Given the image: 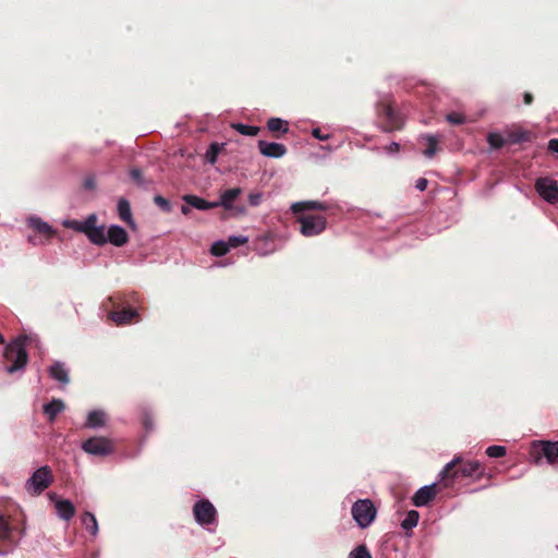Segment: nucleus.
Masks as SVG:
<instances>
[{
    "mask_svg": "<svg viewBox=\"0 0 558 558\" xmlns=\"http://www.w3.org/2000/svg\"><path fill=\"white\" fill-rule=\"evenodd\" d=\"M328 209V205L319 201H305L292 204L291 210L296 216L300 223V232L304 236H315L326 229V218L322 215L310 214L307 211Z\"/></svg>",
    "mask_w": 558,
    "mask_h": 558,
    "instance_id": "obj_1",
    "label": "nucleus"
},
{
    "mask_svg": "<svg viewBox=\"0 0 558 558\" xmlns=\"http://www.w3.org/2000/svg\"><path fill=\"white\" fill-rule=\"evenodd\" d=\"M485 474V468L478 461H463L454 459L448 463L441 472V480L445 486H450L454 480L460 477H471L476 475L475 480H480Z\"/></svg>",
    "mask_w": 558,
    "mask_h": 558,
    "instance_id": "obj_2",
    "label": "nucleus"
},
{
    "mask_svg": "<svg viewBox=\"0 0 558 558\" xmlns=\"http://www.w3.org/2000/svg\"><path fill=\"white\" fill-rule=\"evenodd\" d=\"M32 340L31 336L21 335L16 337L13 341L5 345L3 357L11 362L10 365L5 366V371L9 374H13L15 372L22 371L26 367L28 363V354L26 352L25 345Z\"/></svg>",
    "mask_w": 558,
    "mask_h": 558,
    "instance_id": "obj_3",
    "label": "nucleus"
},
{
    "mask_svg": "<svg viewBox=\"0 0 558 558\" xmlns=\"http://www.w3.org/2000/svg\"><path fill=\"white\" fill-rule=\"evenodd\" d=\"M377 116L381 119L380 129L390 133L403 129L404 118L396 110L395 104L389 98H383L376 106Z\"/></svg>",
    "mask_w": 558,
    "mask_h": 558,
    "instance_id": "obj_4",
    "label": "nucleus"
},
{
    "mask_svg": "<svg viewBox=\"0 0 558 558\" xmlns=\"http://www.w3.org/2000/svg\"><path fill=\"white\" fill-rule=\"evenodd\" d=\"M53 480L51 468L44 465L32 474L26 481L25 487L29 494L38 496L53 483Z\"/></svg>",
    "mask_w": 558,
    "mask_h": 558,
    "instance_id": "obj_5",
    "label": "nucleus"
},
{
    "mask_svg": "<svg viewBox=\"0 0 558 558\" xmlns=\"http://www.w3.org/2000/svg\"><path fill=\"white\" fill-rule=\"evenodd\" d=\"M354 521L361 529L368 527L376 518L377 509L371 499H359L351 508Z\"/></svg>",
    "mask_w": 558,
    "mask_h": 558,
    "instance_id": "obj_6",
    "label": "nucleus"
},
{
    "mask_svg": "<svg viewBox=\"0 0 558 558\" xmlns=\"http://www.w3.org/2000/svg\"><path fill=\"white\" fill-rule=\"evenodd\" d=\"M82 449L88 454L107 457L114 451L116 446L109 438L94 436L82 444Z\"/></svg>",
    "mask_w": 558,
    "mask_h": 558,
    "instance_id": "obj_7",
    "label": "nucleus"
},
{
    "mask_svg": "<svg viewBox=\"0 0 558 558\" xmlns=\"http://www.w3.org/2000/svg\"><path fill=\"white\" fill-rule=\"evenodd\" d=\"M531 454L535 460L543 456L553 464L558 458V441L536 440L532 444Z\"/></svg>",
    "mask_w": 558,
    "mask_h": 558,
    "instance_id": "obj_8",
    "label": "nucleus"
},
{
    "mask_svg": "<svg viewBox=\"0 0 558 558\" xmlns=\"http://www.w3.org/2000/svg\"><path fill=\"white\" fill-rule=\"evenodd\" d=\"M193 514L198 524L208 525L216 521L217 511L209 500L202 499L194 505Z\"/></svg>",
    "mask_w": 558,
    "mask_h": 558,
    "instance_id": "obj_9",
    "label": "nucleus"
},
{
    "mask_svg": "<svg viewBox=\"0 0 558 558\" xmlns=\"http://www.w3.org/2000/svg\"><path fill=\"white\" fill-rule=\"evenodd\" d=\"M536 192L548 203L556 204L558 202V184L549 178H539L535 182Z\"/></svg>",
    "mask_w": 558,
    "mask_h": 558,
    "instance_id": "obj_10",
    "label": "nucleus"
},
{
    "mask_svg": "<svg viewBox=\"0 0 558 558\" xmlns=\"http://www.w3.org/2000/svg\"><path fill=\"white\" fill-rule=\"evenodd\" d=\"M437 493L436 484L421 487L412 497L413 505L416 507H424L435 499Z\"/></svg>",
    "mask_w": 558,
    "mask_h": 558,
    "instance_id": "obj_11",
    "label": "nucleus"
},
{
    "mask_svg": "<svg viewBox=\"0 0 558 558\" xmlns=\"http://www.w3.org/2000/svg\"><path fill=\"white\" fill-rule=\"evenodd\" d=\"M109 317L118 326H122V325L131 324L133 320L138 322L140 314L134 308H124L122 311L110 312Z\"/></svg>",
    "mask_w": 558,
    "mask_h": 558,
    "instance_id": "obj_12",
    "label": "nucleus"
},
{
    "mask_svg": "<svg viewBox=\"0 0 558 558\" xmlns=\"http://www.w3.org/2000/svg\"><path fill=\"white\" fill-rule=\"evenodd\" d=\"M258 148L262 155L271 158H280L287 153V148L283 144L269 143L266 141H259Z\"/></svg>",
    "mask_w": 558,
    "mask_h": 558,
    "instance_id": "obj_13",
    "label": "nucleus"
},
{
    "mask_svg": "<svg viewBox=\"0 0 558 558\" xmlns=\"http://www.w3.org/2000/svg\"><path fill=\"white\" fill-rule=\"evenodd\" d=\"M107 242L116 246H123L129 241L128 232L120 226L113 225L108 229Z\"/></svg>",
    "mask_w": 558,
    "mask_h": 558,
    "instance_id": "obj_14",
    "label": "nucleus"
},
{
    "mask_svg": "<svg viewBox=\"0 0 558 558\" xmlns=\"http://www.w3.org/2000/svg\"><path fill=\"white\" fill-rule=\"evenodd\" d=\"M48 373L51 378L62 385H68L70 383L69 371L62 362H54L51 364L48 368Z\"/></svg>",
    "mask_w": 558,
    "mask_h": 558,
    "instance_id": "obj_15",
    "label": "nucleus"
},
{
    "mask_svg": "<svg viewBox=\"0 0 558 558\" xmlns=\"http://www.w3.org/2000/svg\"><path fill=\"white\" fill-rule=\"evenodd\" d=\"M54 507H56L58 515L65 521H69L75 514V507L68 499L57 500L54 504Z\"/></svg>",
    "mask_w": 558,
    "mask_h": 558,
    "instance_id": "obj_16",
    "label": "nucleus"
},
{
    "mask_svg": "<svg viewBox=\"0 0 558 558\" xmlns=\"http://www.w3.org/2000/svg\"><path fill=\"white\" fill-rule=\"evenodd\" d=\"M65 409V404L60 399H53L51 402L46 403L43 408L45 415L49 422H53L59 413Z\"/></svg>",
    "mask_w": 558,
    "mask_h": 558,
    "instance_id": "obj_17",
    "label": "nucleus"
},
{
    "mask_svg": "<svg viewBox=\"0 0 558 558\" xmlns=\"http://www.w3.org/2000/svg\"><path fill=\"white\" fill-rule=\"evenodd\" d=\"M183 201L187 205H190L196 209H199V210H208V209H213L218 206V203L207 202L206 199L201 198L196 195H184Z\"/></svg>",
    "mask_w": 558,
    "mask_h": 558,
    "instance_id": "obj_18",
    "label": "nucleus"
},
{
    "mask_svg": "<svg viewBox=\"0 0 558 558\" xmlns=\"http://www.w3.org/2000/svg\"><path fill=\"white\" fill-rule=\"evenodd\" d=\"M106 424V413L100 410H94L88 413L85 426L88 428H99Z\"/></svg>",
    "mask_w": 558,
    "mask_h": 558,
    "instance_id": "obj_19",
    "label": "nucleus"
},
{
    "mask_svg": "<svg viewBox=\"0 0 558 558\" xmlns=\"http://www.w3.org/2000/svg\"><path fill=\"white\" fill-rule=\"evenodd\" d=\"M421 142H426V148L423 151L424 156L427 158H433L438 150V137L432 134H425L420 137Z\"/></svg>",
    "mask_w": 558,
    "mask_h": 558,
    "instance_id": "obj_20",
    "label": "nucleus"
},
{
    "mask_svg": "<svg viewBox=\"0 0 558 558\" xmlns=\"http://www.w3.org/2000/svg\"><path fill=\"white\" fill-rule=\"evenodd\" d=\"M241 193L242 190L240 187L226 190L221 194L220 203H218V206L220 205L225 209H231L233 201L236 199Z\"/></svg>",
    "mask_w": 558,
    "mask_h": 558,
    "instance_id": "obj_21",
    "label": "nucleus"
},
{
    "mask_svg": "<svg viewBox=\"0 0 558 558\" xmlns=\"http://www.w3.org/2000/svg\"><path fill=\"white\" fill-rule=\"evenodd\" d=\"M29 226L36 232H38L39 234L44 235L46 239H49V238H51L54 234V232L51 229V227L48 223L41 221L39 218H32L29 220Z\"/></svg>",
    "mask_w": 558,
    "mask_h": 558,
    "instance_id": "obj_22",
    "label": "nucleus"
},
{
    "mask_svg": "<svg viewBox=\"0 0 558 558\" xmlns=\"http://www.w3.org/2000/svg\"><path fill=\"white\" fill-rule=\"evenodd\" d=\"M89 241L96 245H104L107 243V238L105 233V227H95L86 234Z\"/></svg>",
    "mask_w": 558,
    "mask_h": 558,
    "instance_id": "obj_23",
    "label": "nucleus"
},
{
    "mask_svg": "<svg viewBox=\"0 0 558 558\" xmlns=\"http://www.w3.org/2000/svg\"><path fill=\"white\" fill-rule=\"evenodd\" d=\"M118 213H119V217L121 220H123L124 222H126L131 226L133 225L131 206H130L129 201H126L125 198H121L119 201Z\"/></svg>",
    "mask_w": 558,
    "mask_h": 558,
    "instance_id": "obj_24",
    "label": "nucleus"
},
{
    "mask_svg": "<svg viewBox=\"0 0 558 558\" xmlns=\"http://www.w3.org/2000/svg\"><path fill=\"white\" fill-rule=\"evenodd\" d=\"M82 523L84 527L90 533V535L96 536L98 533V523L96 517L86 511L82 515Z\"/></svg>",
    "mask_w": 558,
    "mask_h": 558,
    "instance_id": "obj_25",
    "label": "nucleus"
},
{
    "mask_svg": "<svg viewBox=\"0 0 558 558\" xmlns=\"http://www.w3.org/2000/svg\"><path fill=\"white\" fill-rule=\"evenodd\" d=\"M267 128L272 133L279 131H281L282 133H287L289 130L287 121L280 118H270L267 122Z\"/></svg>",
    "mask_w": 558,
    "mask_h": 558,
    "instance_id": "obj_26",
    "label": "nucleus"
},
{
    "mask_svg": "<svg viewBox=\"0 0 558 558\" xmlns=\"http://www.w3.org/2000/svg\"><path fill=\"white\" fill-rule=\"evenodd\" d=\"M420 514L416 510H411L407 513L405 518L401 522V526L404 530H412L417 525Z\"/></svg>",
    "mask_w": 558,
    "mask_h": 558,
    "instance_id": "obj_27",
    "label": "nucleus"
},
{
    "mask_svg": "<svg viewBox=\"0 0 558 558\" xmlns=\"http://www.w3.org/2000/svg\"><path fill=\"white\" fill-rule=\"evenodd\" d=\"M232 129L238 131L242 135L256 136L259 133V128L254 125H246L243 123H233Z\"/></svg>",
    "mask_w": 558,
    "mask_h": 558,
    "instance_id": "obj_28",
    "label": "nucleus"
},
{
    "mask_svg": "<svg viewBox=\"0 0 558 558\" xmlns=\"http://www.w3.org/2000/svg\"><path fill=\"white\" fill-rule=\"evenodd\" d=\"M222 146L218 143H211L206 151L205 158L210 165H215L218 158V155L221 150Z\"/></svg>",
    "mask_w": 558,
    "mask_h": 558,
    "instance_id": "obj_29",
    "label": "nucleus"
},
{
    "mask_svg": "<svg viewBox=\"0 0 558 558\" xmlns=\"http://www.w3.org/2000/svg\"><path fill=\"white\" fill-rule=\"evenodd\" d=\"M348 558H372V555L365 544L356 546Z\"/></svg>",
    "mask_w": 558,
    "mask_h": 558,
    "instance_id": "obj_30",
    "label": "nucleus"
},
{
    "mask_svg": "<svg viewBox=\"0 0 558 558\" xmlns=\"http://www.w3.org/2000/svg\"><path fill=\"white\" fill-rule=\"evenodd\" d=\"M229 252V245L223 241L215 242L211 245L210 253L215 256H223Z\"/></svg>",
    "mask_w": 558,
    "mask_h": 558,
    "instance_id": "obj_31",
    "label": "nucleus"
},
{
    "mask_svg": "<svg viewBox=\"0 0 558 558\" xmlns=\"http://www.w3.org/2000/svg\"><path fill=\"white\" fill-rule=\"evenodd\" d=\"M487 142L490 145V147L495 149H499L505 145L504 137L498 133H489L487 136Z\"/></svg>",
    "mask_w": 558,
    "mask_h": 558,
    "instance_id": "obj_32",
    "label": "nucleus"
},
{
    "mask_svg": "<svg viewBox=\"0 0 558 558\" xmlns=\"http://www.w3.org/2000/svg\"><path fill=\"white\" fill-rule=\"evenodd\" d=\"M506 453H507V449L504 446L494 445V446H489L486 449V454L490 458H501V457L506 456Z\"/></svg>",
    "mask_w": 558,
    "mask_h": 558,
    "instance_id": "obj_33",
    "label": "nucleus"
},
{
    "mask_svg": "<svg viewBox=\"0 0 558 558\" xmlns=\"http://www.w3.org/2000/svg\"><path fill=\"white\" fill-rule=\"evenodd\" d=\"M11 536V529L9 522L0 515V539L5 541Z\"/></svg>",
    "mask_w": 558,
    "mask_h": 558,
    "instance_id": "obj_34",
    "label": "nucleus"
},
{
    "mask_svg": "<svg viewBox=\"0 0 558 558\" xmlns=\"http://www.w3.org/2000/svg\"><path fill=\"white\" fill-rule=\"evenodd\" d=\"M96 221H97V217L96 215H89L84 221H83V225L82 228H81V232L87 234L89 232V230H92L93 228L96 227Z\"/></svg>",
    "mask_w": 558,
    "mask_h": 558,
    "instance_id": "obj_35",
    "label": "nucleus"
},
{
    "mask_svg": "<svg viewBox=\"0 0 558 558\" xmlns=\"http://www.w3.org/2000/svg\"><path fill=\"white\" fill-rule=\"evenodd\" d=\"M130 178L140 186L144 185L145 184V180H144V177H143V173L141 171V169L138 168H132L130 170Z\"/></svg>",
    "mask_w": 558,
    "mask_h": 558,
    "instance_id": "obj_36",
    "label": "nucleus"
},
{
    "mask_svg": "<svg viewBox=\"0 0 558 558\" xmlns=\"http://www.w3.org/2000/svg\"><path fill=\"white\" fill-rule=\"evenodd\" d=\"M154 202L157 206H159L163 211L169 213L171 210L170 202L161 195H156L154 197Z\"/></svg>",
    "mask_w": 558,
    "mask_h": 558,
    "instance_id": "obj_37",
    "label": "nucleus"
},
{
    "mask_svg": "<svg viewBox=\"0 0 558 558\" xmlns=\"http://www.w3.org/2000/svg\"><path fill=\"white\" fill-rule=\"evenodd\" d=\"M246 241L247 239L244 236H230L227 244L229 245V247H238L246 243Z\"/></svg>",
    "mask_w": 558,
    "mask_h": 558,
    "instance_id": "obj_38",
    "label": "nucleus"
},
{
    "mask_svg": "<svg viewBox=\"0 0 558 558\" xmlns=\"http://www.w3.org/2000/svg\"><path fill=\"white\" fill-rule=\"evenodd\" d=\"M447 120H448L450 123H452V124H457V125L462 124V123H464V121H465V119H464V117H463L462 114H460V113H456V112L449 113V114L447 116Z\"/></svg>",
    "mask_w": 558,
    "mask_h": 558,
    "instance_id": "obj_39",
    "label": "nucleus"
},
{
    "mask_svg": "<svg viewBox=\"0 0 558 558\" xmlns=\"http://www.w3.org/2000/svg\"><path fill=\"white\" fill-rule=\"evenodd\" d=\"M142 423L147 432L151 430L154 427L153 418L149 414L145 413L142 418Z\"/></svg>",
    "mask_w": 558,
    "mask_h": 558,
    "instance_id": "obj_40",
    "label": "nucleus"
},
{
    "mask_svg": "<svg viewBox=\"0 0 558 558\" xmlns=\"http://www.w3.org/2000/svg\"><path fill=\"white\" fill-rule=\"evenodd\" d=\"M259 202H260V194L252 193L248 195L250 205L257 206V205H259Z\"/></svg>",
    "mask_w": 558,
    "mask_h": 558,
    "instance_id": "obj_41",
    "label": "nucleus"
},
{
    "mask_svg": "<svg viewBox=\"0 0 558 558\" xmlns=\"http://www.w3.org/2000/svg\"><path fill=\"white\" fill-rule=\"evenodd\" d=\"M547 148H548L549 151L558 154V138L549 140Z\"/></svg>",
    "mask_w": 558,
    "mask_h": 558,
    "instance_id": "obj_42",
    "label": "nucleus"
},
{
    "mask_svg": "<svg viewBox=\"0 0 558 558\" xmlns=\"http://www.w3.org/2000/svg\"><path fill=\"white\" fill-rule=\"evenodd\" d=\"M427 184H428V181L424 178H420L417 181H416V189L420 190V191H425L426 187H427Z\"/></svg>",
    "mask_w": 558,
    "mask_h": 558,
    "instance_id": "obj_43",
    "label": "nucleus"
},
{
    "mask_svg": "<svg viewBox=\"0 0 558 558\" xmlns=\"http://www.w3.org/2000/svg\"><path fill=\"white\" fill-rule=\"evenodd\" d=\"M388 153H398L400 150V144L392 142L389 146L386 147Z\"/></svg>",
    "mask_w": 558,
    "mask_h": 558,
    "instance_id": "obj_44",
    "label": "nucleus"
},
{
    "mask_svg": "<svg viewBox=\"0 0 558 558\" xmlns=\"http://www.w3.org/2000/svg\"><path fill=\"white\" fill-rule=\"evenodd\" d=\"M312 134L315 138L320 141H325L328 138V135H323L319 129H314Z\"/></svg>",
    "mask_w": 558,
    "mask_h": 558,
    "instance_id": "obj_45",
    "label": "nucleus"
},
{
    "mask_svg": "<svg viewBox=\"0 0 558 558\" xmlns=\"http://www.w3.org/2000/svg\"><path fill=\"white\" fill-rule=\"evenodd\" d=\"M81 225H83V221L72 220L66 226H69L71 228H73L74 230L81 232V228H82Z\"/></svg>",
    "mask_w": 558,
    "mask_h": 558,
    "instance_id": "obj_46",
    "label": "nucleus"
},
{
    "mask_svg": "<svg viewBox=\"0 0 558 558\" xmlns=\"http://www.w3.org/2000/svg\"><path fill=\"white\" fill-rule=\"evenodd\" d=\"M533 95L529 92L524 93L523 95V101L525 105H531L533 102Z\"/></svg>",
    "mask_w": 558,
    "mask_h": 558,
    "instance_id": "obj_47",
    "label": "nucleus"
},
{
    "mask_svg": "<svg viewBox=\"0 0 558 558\" xmlns=\"http://www.w3.org/2000/svg\"><path fill=\"white\" fill-rule=\"evenodd\" d=\"M84 186H85L86 189H89V190H90V189H94V186H95V181H94V179H93V178H88V179H86V180L84 181Z\"/></svg>",
    "mask_w": 558,
    "mask_h": 558,
    "instance_id": "obj_48",
    "label": "nucleus"
},
{
    "mask_svg": "<svg viewBox=\"0 0 558 558\" xmlns=\"http://www.w3.org/2000/svg\"><path fill=\"white\" fill-rule=\"evenodd\" d=\"M181 210L184 215H186L190 211V209L186 206H182Z\"/></svg>",
    "mask_w": 558,
    "mask_h": 558,
    "instance_id": "obj_49",
    "label": "nucleus"
},
{
    "mask_svg": "<svg viewBox=\"0 0 558 558\" xmlns=\"http://www.w3.org/2000/svg\"><path fill=\"white\" fill-rule=\"evenodd\" d=\"M28 241L32 242L33 244H36L35 236L29 235Z\"/></svg>",
    "mask_w": 558,
    "mask_h": 558,
    "instance_id": "obj_50",
    "label": "nucleus"
},
{
    "mask_svg": "<svg viewBox=\"0 0 558 558\" xmlns=\"http://www.w3.org/2000/svg\"><path fill=\"white\" fill-rule=\"evenodd\" d=\"M4 343V337L0 333V344Z\"/></svg>",
    "mask_w": 558,
    "mask_h": 558,
    "instance_id": "obj_51",
    "label": "nucleus"
},
{
    "mask_svg": "<svg viewBox=\"0 0 558 558\" xmlns=\"http://www.w3.org/2000/svg\"><path fill=\"white\" fill-rule=\"evenodd\" d=\"M512 142L517 143V142H519V138H513Z\"/></svg>",
    "mask_w": 558,
    "mask_h": 558,
    "instance_id": "obj_52",
    "label": "nucleus"
}]
</instances>
